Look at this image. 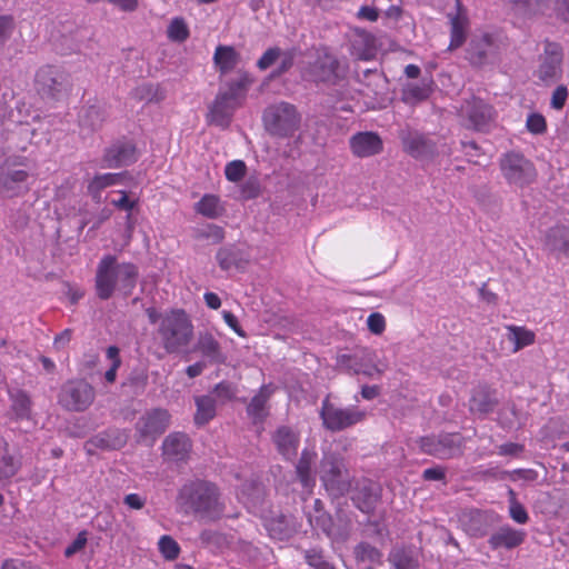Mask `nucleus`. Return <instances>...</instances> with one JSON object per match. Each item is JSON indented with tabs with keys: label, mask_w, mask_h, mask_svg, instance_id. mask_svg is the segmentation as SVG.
Here are the masks:
<instances>
[{
	"label": "nucleus",
	"mask_w": 569,
	"mask_h": 569,
	"mask_svg": "<svg viewBox=\"0 0 569 569\" xmlns=\"http://www.w3.org/2000/svg\"><path fill=\"white\" fill-rule=\"evenodd\" d=\"M139 271L131 262H119L114 256H104L97 267L96 291L101 300H108L116 291L129 297L138 281Z\"/></svg>",
	"instance_id": "f257e3e1"
},
{
	"label": "nucleus",
	"mask_w": 569,
	"mask_h": 569,
	"mask_svg": "<svg viewBox=\"0 0 569 569\" xmlns=\"http://www.w3.org/2000/svg\"><path fill=\"white\" fill-rule=\"evenodd\" d=\"M177 503L184 513L206 520L219 519L224 510L218 488L204 480L184 483L178 492Z\"/></svg>",
	"instance_id": "f03ea898"
},
{
	"label": "nucleus",
	"mask_w": 569,
	"mask_h": 569,
	"mask_svg": "<svg viewBox=\"0 0 569 569\" xmlns=\"http://www.w3.org/2000/svg\"><path fill=\"white\" fill-rule=\"evenodd\" d=\"M252 82L253 80L249 73L239 71L237 79L228 81L223 88H220L214 100L209 106L207 113L208 122L227 128L234 111L242 106Z\"/></svg>",
	"instance_id": "7ed1b4c3"
},
{
	"label": "nucleus",
	"mask_w": 569,
	"mask_h": 569,
	"mask_svg": "<svg viewBox=\"0 0 569 569\" xmlns=\"http://www.w3.org/2000/svg\"><path fill=\"white\" fill-rule=\"evenodd\" d=\"M158 336L168 353H177L186 349L193 339V325L182 309L164 312L158 326Z\"/></svg>",
	"instance_id": "20e7f679"
},
{
	"label": "nucleus",
	"mask_w": 569,
	"mask_h": 569,
	"mask_svg": "<svg viewBox=\"0 0 569 569\" xmlns=\"http://www.w3.org/2000/svg\"><path fill=\"white\" fill-rule=\"evenodd\" d=\"M498 164L502 178L509 186L523 189L537 180L538 172L533 162L521 152L502 153Z\"/></svg>",
	"instance_id": "39448f33"
},
{
	"label": "nucleus",
	"mask_w": 569,
	"mask_h": 569,
	"mask_svg": "<svg viewBox=\"0 0 569 569\" xmlns=\"http://www.w3.org/2000/svg\"><path fill=\"white\" fill-rule=\"evenodd\" d=\"M34 88L42 98L59 100L71 91V76L61 66L44 64L34 74Z\"/></svg>",
	"instance_id": "423d86ee"
},
{
	"label": "nucleus",
	"mask_w": 569,
	"mask_h": 569,
	"mask_svg": "<svg viewBox=\"0 0 569 569\" xmlns=\"http://www.w3.org/2000/svg\"><path fill=\"white\" fill-rule=\"evenodd\" d=\"M319 476L326 491L333 498L342 497L351 489L352 477L343 459L333 453L323 455Z\"/></svg>",
	"instance_id": "0eeeda50"
},
{
	"label": "nucleus",
	"mask_w": 569,
	"mask_h": 569,
	"mask_svg": "<svg viewBox=\"0 0 569 569\" xmlns=\"http://www.w3.org/2000/svg\"><path fill=\"white\" fill-rule=\"evenodd\" d=\"M263 120L271 134L286 138L299 129L301 117L293 104L281 101L266 109Z\"/></svg>",
	"instance_id": "6e6552de"
},
{
	"label": "nucleus",
	"mask_w": 569,
	"mask_h": 569,
	"mask_svg": "<svg viewBox=\"0 0 569 569\" xmlns=\"http://www.w3.org/2000/svg\"><path fill=\"white\" fill-rule=\"evenodd\" d=\"M417 445L422 453L448 460L463 455L465 439L458 432H442L420 437Z\"/></svg>",
	"instance_id": "1a4fd4ad"
},
{
	"label": "nucleus",
	"mask_w": 569,
	"mask_h": 569,
	"mask_svg": "<svg viewBox=\"0 0 569 569\" xmlns=\"http://www.w3.org/2000/svg\"><path fill=\"white\" fill-rule=\"evenodd\" d=\"M320 418L323 427L332 432H338L351 428L362 422L367 417V411L358 407L341 408L330 402L326 397L321 403Z\"/></svg>",
	"instance_id": "9d476101"
},
{
	"label": "nucleus",
	"mask_w": 569,
	"mask_h": 569,
	"mask_svg": "<svg viewBox=\"0 0 569 569\" xmlns=\"http://www.w3.org/2000/svg\"><path fill=\"white\" fill-rule=\"evenodd\" d=\"M562 47L557 42L546 41L543 51L537 58L533 76L547 86L553 84L562 77Z\"/></svg>",
	"instance_id": "9b49d317"
},
{
	"label": "nucleus",
	"mask_w": 569,
	"mask_h": 569,
	"mask_svg": "<svg viewBox=\"0 0 569 569\" xmlns=\"http://www.w3.org/2000/svg\"><path fill=\"white\" fill-rule=\"evenodd\" d=\"M93 387L83 379L68 380L61 386L58 401L68 411L81 412L87 410L94 401Z\"/></svg>",
	"instance_id": "f8f14e48"
},
{
	"label": "nucleus",
	"mask_w": 569,
	"mask_h": 569,
	"mask_svg": "<svg viewBox=\"0 0 569 569\" xmlns=\"http://www.w3.org/2000/svg\"><path fill=\"white\" fill-rule=\"evenodd\" d=\"M170 413L167 409L154 408L146 411L136 422L137 442L153 446L170 425Z\"/></svg>",
	"instance_id": "ddd939ff"
},
{
	"label": "nucleus",
	"mask_w": 569,
	"mask_h": 569,
	"mask_svg": "<svg viewBox=\"0 0 569 569\" xmlns=\"http://www.w3.org/2000/svg\"><path fill=\"white\" fill-rule=\"evenodd\" d=\"M7 141L13 149L26 151L29 146H39L48 141L47 128L39 120L32 122H14L8 128Z\"/></svg>",
	"instance_id": "4468645a"
},
{
	"label": "nucleus",
	"mask_w": 569,
	"mask_h": 569,
	"mask_svg": "<svg viewBox=\"0 0 569 569\" xmlns=\"http://www.w3.org/2000/svg\"><path fill=\"white\" fill-rule=\"evenodd\" d=\"M462 124L467 129L487 132L495 121L493 108L479 98L472 97L460 108Z\"/></svg>",
	"instance_id": "2eb2a0df"
},
{
	"label": "nucleus",
	"mask_w": 569,
	"mask_h": 569,
	"mask_svg": "<svg viewBox=\"0 0 569 569\" xmlns=\"http://www.w3.org/2000/svg\"><path fill=\"white\" fill-rule=\"evenodd\" d=\"M29 171L12 159L0 166V194L7 198L19 196L28 190Z\"/></svg>",
	"instance_id": "dca6fc26"
},
{
	"label": "nucleus",
	"mask_w": 569,
	"mask_h": 569,
	"mask_svg": "<svg viewBox=\"0 0 569 569\" xmlns=\"http://www.w3.org/2000/svg\"><path fill=\"white\" fill-rule=\"evenodd\" d=\"M497 515L478 509L468 510L461 513L460 523L463 531L470 537H485L490 528L497 522Z\"/></svg>",
	"instance_id": "f3484780"
},
{
	"label": "nucleus",
	"mask_w": 569,
	"mask_h": 569,
	"mask_svg": "<svg viewBox=\"0 0 569 569\" xmlns=\"http://www.w3.org/2000/svg\"><path fill=\"white\" fill-rule=\"evenodd\" d=\"M399 138L403 150L416 159H423L436 153V144L417 130L405 128L400 130Z\"/></svg>",
	"instance_id": "a211bd4d"
},
{
	"label": "nucleus",
	"mask_w": 569,
	"mask_h": 569,
	"mask_svg": "<svg viewBox=\"0 0 569 569\" xmlns=\"http://www.w3.org/2000/svg\"><path fill=\"white\" fill-rule=\"evenodd\" d=\"M375 358L372 351L363 349L355 355L339 356L338 363L355 375H363L371 378L380 376L382 372L375 363Z\"/></svg>",
	"instance_id": "6ab92c4d"
},
{
	"label": "nucleus",
	"mask_w": 569,
	"mask_h": 569,
	"mask_svg": "<svg viewBox=\"0 0 569 569\" xmlns=\"http://www.w3.org/2000/svg\"><path fill=\"white\" fill-rule=\"evenodd\" d=\"M262 521L263 527L272 539L288 540L297 532L293 518L280 511L270 510L262 516Z\"/></svg>",
	"instance_id": "aec40b11"
},
{
	"label": "nucleus",
	"mask_w": 569,
	"mask_h": 569,
	"mask_svg": "<svg viewBox=\"0 0 569 569\" xmlns=\"http://www.w3.org/2000/svg\"><path fill=\"white\" fill-rule=\"evenodd\" d=\"M272 443L278 453L286 460L297 457L300 445L299 432L290 426H279L271 435Z\"/></svg>",
	"instance_id": "412c9836"
},
{
	"label": "nucleus",
	"mask_w": 569,
	"mask_h": 569,
	"mask_svg": "<svg viewBox=\"0 0 569 569\" xmlns=\"http://www.w3.org/2000/svg\"><path fill=\"white\" fill-rule=\"evenodd\" d=\"M349 146L357 158H368L379 154L383 149V142L378 133L372 131L357 132L351 136Z\"/></svg>",
	"instance_id": "4be33fe9"
},
{
	"label": "nucleus",
	"mask_w": 569,
	"mask_h": 569,
	"mask_svg": "<svg viewBox=\"0 0 569 569\" xmlns=\"http://www.w3.org/2000/svg\"><path fill=\"white\" fill-rule=\"evenodd\" d=\"M137 160L136 147L130 141H117L106 149L103 167L120 168L129 166Z\"/></svg>",
	"instance_id": "5701e85b"
},
{
	"label": "nucleus",
	"mask_w": 569,
	"mask_h": 569,
	"mask_svg": "<svg viewBox=\"0 0 569 569\" xmlns=\"http://www.w3.org/2000/svg\"><path fill=\"white\" fill-rule=\"evenodd\" d=\"M309 523L315 529L322 530L329 538L338 541H345L350 535V522L345 521L336 525L331 516L325 510H320L318 515H308Z\"/></svg>",
	"instance_id": "b1692460"
},
{
	"label": "nucleus",
	"mask_w": 569,
	"mask_h": 569,
	"mask_svg": "<svg viewBox=\"0 0 569 569\" xmlns=\"http://www.w3.org/2000/svg\"><path fill=\"white\" fill-rule=\"evenodd\" d=\"M191 440L183 432H172L162 442V455L169 461H186L191 451Z\"/></svg>",
	"instance_id": "393cba45"
},
{
	"label": "nucleus",
	"mask_w": 569,
	"mask_h": 569,
	"mask_svg": "<svg viewBox=\"0 0 569 569\" xmlns=\"http://www.w3.org/2000/svg\"><path fill=\"white\" fill-rule=\"evenodd\" d=\"M499 401L495 390L486 386H478L472 390L469 400V411L480 418L493 412Z\"/></svg>",
	"instance_id": "a878e982"
},
{
	"label": "nucleus",
	"mask_w": 569,
	"mask_h": 569,
	"mask_svg": "<svg viewBox=\"0 0 569 569\" xmlns=\"http://www.w3.org/2000/svg\"><path fill=\"white\" fill-rule=\"evenodd\" d=\"M495 52L493 38L489 33L476 36L467 49V59L473 66L481 67L486 64Z\"/></svg>",
	"instance_id": "bb28decb"
},
{
	"label": "nucleus",
	"mask_w": 569,
	"mask_h": 569,
	"mask_svg": "<svg viewBox=\"0 0 569 569\" xmlns=\"http://www.w3.org/2000/svg\"><path fill=\"white\" fill-rule=\"evenodd\" d=\"M379 499L377 486L369 479H361L356 482L351 500L355 506L365 513L373 511Z\"/></svg>",
	"instance_id": "cd10ccee"
},
{
	"label": "nucleus",
	"mask_w": 569,
	"mask_h": 569,
	"mask_svg": "<svg viewBox=\"0 0 569 569\" xmlns=\"http://www.w3.org/2000/svg\"><path fill=\"white\" fill-rule=\"evenodd\" d=\"M339 68L338 59L325 50L318 53L310 72L317 81L333 82L339 77Z\"/></svg>",
	"instance_id": "c85d7f7f"
},
{
	"label": "nucleus",
	"mask_w": 569,
	"mask_h": 569,
	"mask_svg": "<svg viewBox=\"0 0 569 569\" xmlns=\"http://www.w3.org/2000/svg\"><path fill=\"white\" fill-rule=\"evenodd\" d=\"M526 539L523 530L515 529L510 526H502L491 533L488 539V545L492 550L498 549H515L519 547Z\"/></svg>",
	"instance_id": "c756f323"
},
{
	"label": "nucleus",
	"mask_w": 569,
	"mask_h": 569,
	"mask_svg": "<svg viewBox=\"0 0 569 569\" xmlns=\"http://www.w3.org/2000/svg\"><path fill=\"white\" fill-rule=\"evenodd\" d=\"M276 387L272 383L260 387L258 393L252 397L247 406V413L253 423H262L269 415L268 402L273 395Z\"/></svg>",
	"instance_id": "7c9ffc66"
},
{
	"label": "nucleus",
	"mask_w": 569,
	"mask_h": 569,
	"mask_svg": "<svg viewBox=\"0 0 569 569\" xmlns=\"http://www.w3.org/2000/svg\"><path fill=\"white\" fill-rule=\"evenodd\" d=\"M124 173H103L96 174L88 183V194L97 203L102 201V191L109 187L118 186L123 182Z\"/></svg>",
	"instance_id": "2f4dec72"
},
{
	"label": "nucleus",
	"mask_w": 569,
	"mask_h": 569,
	"mask_svg": "<svg viewBox=\"0 0 569 569\" xmlns=\"http://www.w3.org/2000/svg\"><path fill=\"white\" fill-rule=\"evenodd\" d=\"M545 247L557 254L569 253V228L557 226L548 230L545 238Z\"/></svg>",
	"instance_id": "473e14b6"
},
{
	"label": "nucleus",
	"mask_w": 569,
	"mask_h": 569,
	"mask_svg": "<svg viewBox=\"0 0 569 569\" xmlns=\"http://www.w3.org/2000/svg\"><path fill=\"white\" fill-rule=\"evenodd\" d=\"M352 54L359 59L368 61L376 54V39L366 31H356L351 40Z\"/></svg>",
	"instance_id": "72a5a7b5"
},
{
	"label": "nucleus",
	"mask_w": 569,
	"mask_h": 569,
	"mask_svg": "<svg viewBox=\"0 0 569 569\" xmlns=\"http://www.w3.org/2000/svg\"><path fill=\"white\" fill-rule=\"evenodd\" d=\"M317 459V452L305 449L296 465V473L305 488H312L316 483L313 465Z\"/></svg>",
	"instance_id": "f704fd0d"
},
{
	"label": "nucleus",
	"mask_w": 569,
	"mask_h": 569,
	"mask_svg": "<svg viewBox=\"0 0 569 569\" xmlns=\"http://www.w3.org/2000/svg\"><path fill=\"white\" fill-rule=\"evenodd\" d=\"M194 350L199 351L211 362L221 363L224 361L219 341L208 331L199 333Z\"/></svg>",
	"instance_id": "c9c22d12"
},
{
	"label": "nucleus",
	"mask_w": 569,
	"mask_h": 569,
	"mask_svg": "<svg viewBox=\"0 0 569 569\" xmlns=\"http://www.w3.org/2000/svg\"><path fill=\"white\" fill-rule=\"evenodd\" d=\"M240 61V54L231 46H218L213 54V62L219 72L224 76L232 71Z\"/></svg>",
	"instance_id": "e433bc0d"
},
{
	"label": "nucleus",
	"mask_w": 569,
	"mask_h": 569,
	"mask_svg": "<svg viewBox=\"0 0 569 569\" xmlns=\"http://www.w3.org/2000/svg\"><path fill=\"white\" fill-rule=\"evenodd\" d=\"M106 120V112L102 108L97 106H89L83 108L79 119L80 128L83 132L90 134L102 128Z\"/></svg>",
	"instance_id": "4c0bfd02"
},
{
	"label": "nucleus",
	"mask_w": 569,
	"mask_h": 569,
	"mask_svg": "<svg viewBox=\"0 0 569 569\" xmlns=\"http://www.w3.org/2000/svg\"><path fill=\"white\" fill-rule=\"evenodd\" d=\"M355 558L366 569H375L382 563V553L379 549L368 542H360L355 547Z\"/></svg>",
	"instance_id": "58836bf2"
},
{
	"label": "nucleus",
	"mask_w": 569,
	"mask_h": 569,
	"mask_svg": "<svg viewBox=\"0 0 569 569\" xmlns=\"http://www.w3.org/2000/svg\"><path fill=\"white\" fill-rule=\"evenodd\" d=\"M432 92L431 82L408 83L402 88L401 99L405 103L415 106L427 100Z\"/></svg>",
	"instance_id": "ea45409f"
},
{
	"label": "nucleus",
	"mask_w": 569,
	"mask_h": 569,
	"mask_svg": "<svg viewBox=\"0 0 569 569\" xmlns=\"http://www.w3.org/2000/svg\"><path fill=\"white\" fill-rule=\"evenodd\" d=\"M506 329L507 339L513 343L512 352L515 353L536 342V333L526 327L509 325Z\"/></svg>",
	"instance_id": "a19ab883"
},
{
	"label": "nucleus",
	"mask_w": 569,
	"mask_h": 569,
	"mask_svg": "<svg viewBox=\"0 0 569 569\" xmlns=\"http://www.w3.org/2000/svg\"><path fill=\"white\" fill-rule=\"evenodd\" d=\"M10 410L14 419L23 420L31 418L32 401L26 391L14 390L10 392Z\"/></svg>",
	"instance_id": "79ce46f5"
},
{
	"label": "nucleus",
	"mask_w": 569,
	"mask_h": 569,
	"mask_svg": "<svg viewBox=\"0 0 569 569\" xmlns=\"http://www.w3.org/2000/svg\"><path fill=\"white\" fill-rule=\"evenodd\" d=\"M510 2L515 12L526 18L543 14L550 8V0H510Z\"/></svg>",
	"instance_id": "37998d69"
},
{
	"label": "nucleus",
	"mask_w": 569,
	"mask_h": 569,
	"mask_svg": "<svg viewBox=\"0 0 569 569\" xmlns=\"http://www.w3.org/2000/svg\"><path fill=\"white\" fill-rule=\"evenodd\" d=\"M194 210L197 213L208 218V219H217L221 217L226 209L221 203L218 196L214 194H204L194 206Z\"/></svg>",
	"instance_id": "c03bdc74"
},
{
	"label": "nucleus",
	"mask_w": 569,
	"mask_h": 569,
	"mask_svg": "<svg viewBox=\"0 0 569 569\" xmlns=\"http://www.w3.org/2000/svg\"><path fill=\"white\" fill-rule=\"evenodd\" d=\"M449 18L451 24V39L449 50H453L461 47L466 41L468 18L460 10H458L457 14L455 16L450 14Z\"/></svg>",
	"instance_id": "a18cd8bd"
},
{
	"label": "nucleus",
	"mask_w": 569,
	"mask_h": 569,
	"mask_svg": "<svg viewBox=\"0 0 569 569\" xmlns=\"http://www.w3.org/2000/svg\"><path fill=\"white\" fill-rule=\"evenodd\" d=\"M197 412L194 415V422L202 426L210 421L216 415V402L210 396L196 397Z\"/></svg>",
	"instance_id": "49530a36"
},
{
	"label": "nucleus",
	"mask_w": 569,
	"mask_h": 569,
	"mask_svg": "<svg viewBox=\"0 0 569 569\" xmlns=\"http://www.w3.org/2000/svg\"><path fill=\"white\" fill-rule=\"evenodd\" d=\"M389 561L395 569H418V559L411 551L405 549H393L389 555Z\"/></svg>",
	"instance_id": "de8ad7c7"
},
{
	"label": "nucleus",
	"mask_w": 569,
	"mask_h": 569,
	"mask_svg": "<svg viewBox=\"0 0 569 569\" xmlns=\"http://www.w3.org/2000/svg\"><path fill=\"white\" fill-rule=\"evenodd\" d=\"M202 547L211 551H219L229 545L226 535L214 530H203L199 537Z\"/></svg>",
	"instance_id": "09e8293b"
},
{
	"label": "nucleus",
	"mask_w": 569,
	"mask_h": 569,
	"mask_svg": "<svg viewBox=\"0 0 569 569\" xmlns=\"http://www.w3.org/2000/svg\"><path fill=\"white\" fill-rule=\"evenodd\" d=\"M219 267L228 271L232 267H237L240 261V252L233 247L220 248L216 256Z\"/></svg>",
	"instance_id": "8fccbe9b"
},
{
	"label": "nucleus",
	"mask_w": 569,
	"mask_h": 569,
	"mask_svg": "<svg viewBox=\"0 0 569 569\" xmlns=\"http://www.w3.org/2000/svg\"><path fill=\"white\" fill-rule=\"evenodd\" d=\"M194 238L197 240H207L212 244L220 243L224 239V231L217 224H207L197 229Z\"/></svg>",
	"instance_id": "3c124183"
},
{
	"label": "nucleus",
	"mask_w": 569,
	"mask_h": 569,
	"mask_svg": "<svg viewBox=\"0 0 569 569\" xmlns=\"http://www.w3.org/2000/svg\"><path fill=\"white\" fill-rule=\"evenodd\" d=\"M168 37L173 41L182 42L189 37L187 23L182 18H174L171 20L168 30Z\"/></svg>",
	"instance_id": "603ef678"
},
{
	"label": "nucleus",
	"mask_w": 569,
	"mask_h": 569,
	"mask_svg": "<svg viewBox=\"0 0 569 569\" xmlns=\"http://www.w3.org/2000/svg\"><path fill=\"white\" fill-rule=\"evenodd\" d=\"M158 545L161 553L167 560H174L178 558L180 547L170 536H162Z\"/></svg>",
	"instance_id": "864d4df0"
},
{
	"label": "nucleus",
	"mask_w": 569,
	"mask_h": 569,
	"mask_svg": "<svg viewBox=\"0 0 569 569\" xmlns=\"http://www.w3.org/2000/svg\"><path fill=\"white\" fill-rule=\"evenodd\" d=\"M246 163L242 160H233L226 166V178L231 182H238L246 174Z\"/></svg>",
	"instance_id": "5fc2aeb1"
},
{
	"label": "nucleus",
	"mask_w": 569,
	"mask_h": 569,
	"mask_svg": "<svg viewBox=\"0 0 569 569\" xmlns=\"http://www.w3.org/2000/svg\"><path fill=\"white\" fill-rule=\"evenodd\" d=\"M18 467L14 458L4 453L0 460V480H7L16 475Z\"/></svg>",
	"instance_id": "6e6d98bb"
},
{
	"label": "nucleus",
	"mask_w": 569,
	"mask_h": 569,
	"mask_svg": "<svg viewBox=\"0 0 569 569\" xmlns=\"http://www.w3.org/2000/svg\"><path fill=\"white\" fill-rule=\"evenodd\" d=\"M526 127L531 133H543L547 129L546 119L540 113H531L527 118Z\"/></svg>",
	"instance_id": "4d7b16f0"
},
{
	"label": "nucleus",
	"mask_w": 569,
	"mask_h": 569,
	"mask_svg": "<svg viewBox=\"0 0 569 569\" xmlns=\"http://www.w3.org/2000/svg\"><path fill=\"white\" fill-rule=\"evenodd\" d=\"M568 88L565 84H559L552 91L550 99V107L555 110H561L568 99Z\"/></svg>",
	"instance_id": "13d9d810"
},
{
	"label": "nucleus",
	"mask_w": 569,
	"mask_h": 569,
	"mask_svg": "<svg viewBox=\"0 0 569 569\" xmlns=\"http://www.w3.org/2000/svg\"><path fill=\"white\" fill-rule=\"evenodd\" d=\"M281 49L274 47L268 49L262 57L258 60L257 67L260 70H266L269 67H271L280 57H281Z\"/></svg>",
	"instance_id": "bf43d9fd"
},
{
	"label": "nucleus",
	"mask_w": 569,
	"mask_h": 569,
	"mask_svg": "<svg viewBox=\"0 0 569 569\" xmlns=\"http://www.w3.org/2000/svg\"><path fill=\"white\" fill-rule=\"evenodd\" d=\"M305 558L309 566L313 567L315 569H335L328 561L323 559L322 553L317 550L306 551Z\"/></svg>",
	"instance_id": "052dcab7"
},
{
	"label": "nucleus",
	"mask_w": 569,
	"mask_h": 569,
	"mask_svg": "<svg viewBox=\"0 0 569 569\" xmlns=\"http://www.w3.org/2000/svg\"><path fill=\"white\" fill-rule=\"evenodd\" d=\"M14 29V20L11 16L0 17V47L11 37Z\"/></svg>",
	"instance_id": "680f3d73"
},
{
	"label": "nucleus",
	"mask_w": 569,
	"mask_h": 569,
	"mask_svg": "<svg viewBox=\"0 0 569 569\" xmlns=\"http://www.w3.org/2000/svg\"><path fill=\"white\" fill-rule=\"evenodd\" d=\"M368 329L375 335H381L386 329L385 317L379 312L369 315L367 319Z\"/></svg>",
	"instance_id": "e2e57ef3"
},
{
	"label": "nucleus",
	"mask_w": 569,
	"mask_h": 569,
	"mask_svg": "<svg viewBox=\"0 0 569 569\" xmlns=\"http://www.w3.org/2000/svg\"><path fill=\"white\" fill-rule=\"evenodd\" d=\"M510 517L518 523H526L529 519L528 512L525 507L518 502L516 499L511 500L509 508Z\"/></svg>",
	"instance_id": "0e129e2a"
},
{
	"label": "nucleus",
	"mask_w": 569,
	"mask_h": 569,
	"mask_svg": "<svg viewBox=\"0 0 569 569\" xmlns=\"http://www.w3.org/2000/svg\"><path fill=\"white\" fill-rule=\"evenodd\" d=\"M87 532L81 531L78 533L77 538L72 541L71 545H69L64 550V556L67 558L72 557L78 551L82 550L87 543Z\"/></svg>",
	"instance_id": "69168bd1"
},
{
	"label": "nucleus",
	"mask_w": 569,
	"mask_h": 569,
	"mask_svg": "<svg viewBox=\"0 0 569 569\" xmlns=\"http://www.w3.org/2000/svg\"><path fill=\"white\" fill-rule=\"evenodd\" d=\"M279 59L280 64L274 71H272L271 78L280 77L293 66V54L290 52H282Z\"/></svg>",
	"instance_id": "338daca9"
},
{
	"label": "nucleus",
	"mask_w": 569,
	"mask_h": 569,
	"mask_svg": "<svg viewBox=\"0 0 569 569\" xmlns=\"http://www.w3.org/2000/svg\"><path fill=\"white\" fill-rule=\"evenodd\" d=\"M118 193L120 194V198L117 200H112L111 203L120 210H124L128 212L133 210V208L137 204V201L130 200L127 191L120 190V191H118Z\"/></svg>",
	"instance_id": "774afa93"
}]
</instances>
